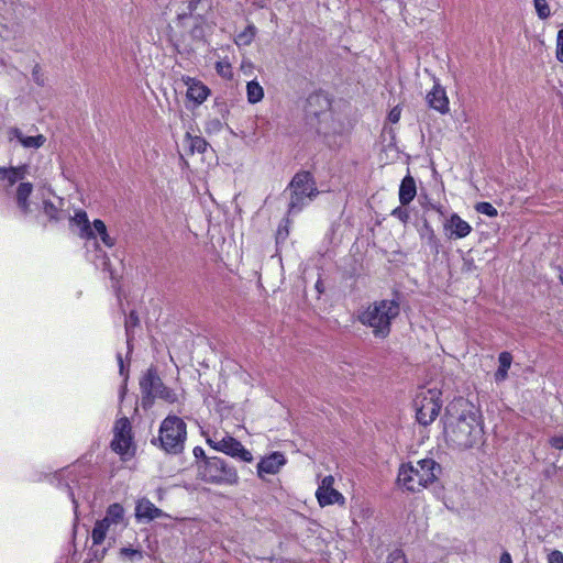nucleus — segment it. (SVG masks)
I'll list each match as a JSON object with an SVG mask.
<instances>
[{
	"mask_svg": "<svg viewBox=\"0 0 563 563\" xmlns=\"http://www.w3.org/2000/svg\"><path fill=\"white\" fill-rule=\"evenodd\" d=\"M441 473V466L432 459L402 464L398 472V484L408 492H420L433 484Z\"/></svg>",
	"mask_w": 563,
	"mask_h": 563,
	"instance_id": "f257e3e1",
	"label": "nucleus"
},
{
	"mask_svg": "<svg viewBox=\"0 0 563 563\" xmlns=\"http://www.w3.org/2000/svg\"><path fill=\"white\" fill-rule=\"evenodd\" d=\"M400 312L399 303L393 299L375 301L366 307L358 320L363 325L369 327L376 338H386L390 332V323Z\"/></svg>",
	"mask_w": 563,
	"mask_h": 563,
	"instance_id": "f03ea898",
	"label": "nucleus"
},
{
	"mask_svg": "<svg viewBox=\"0 0 563 563\" xmlns=\"http://www.w3.org/2000/svg\"><path fill=\"white\" fill-rule=\"evenodd\" d=\"M141 401L143 407L151 406L156 398L168 404H180L183 394H177L164 385L156 369L150 367L140 378Z\"/></svg>",
	"mask_w": 563,
	"mask_h": 563,
	"instance_id": "7ed1b4c3",
	"label": "nucleus"
},
{
	"mask_svg": "<svg viewBox=\"0 0 563 563\" xmlns=\"http://www.w3.org/2000/svg\"><path fill=\"white\" fill-rule=\"evenodd\" d=\"M442 391L437 386L421 387L415 397L413 407L417 422H433L441 410Z\"/></svg>",
	"mask_w": 563,
	"mask_h": 563,
	"instance_id": "20e7f679",
	"label": "nucleus"
},
{
	"mask_svg": "<svg viewBox=\"0 0 563 563\" xmlns=\"http://www.w3.org/2000/svg\"><path fill=\"white\" fill-rule=\"evenodd\" d=\"M444 434L448 442L462 449L484 443L483 424H444Z\"/></svg>",
	"mask_w": 563,
	"mask_h": 563,
	"instance_id": "39448f33",
	"label": "nucleus"
},
{
	"mask_svg": "<svg viewBox=\"0 0 563 563\" xmlns=\"http://www.w3.org/2000/svg\"><path fill=\"white\" fill-rule=\"evenodd\" d=\"M289 212H298L318 194L312 176L308 172L294 176L290 185Z\"/></svg>",
	"mask_w": 563,
	"mask_h": 563,
	"instance_id": "423d86ee",
	"label": "nucleus"
},
{
	"mask_svg": "<svg viewBox=\"0 0 563 563\" xmlns=\"http://www.w3.org/2000/svg\"><path fill=\"white\" fill-rule=\"evenodd\" d=\"M208 444L217 451L223 452L243 462H252L253 455L239 441L228 434L214 432L207 438Z\"/></svg>",
	"mask_w": 563,
	"mask_h": 563,
	"instance_id": "0eeeda50",
	"label": "nucleus"
},
{
	"mask_svg": "<svg viewBox=\"0 0 563 563\" xmlns=\"http://www.w3.org/2000/svg\"><path fill=\"white\" fill-rule=\"evenodd\" d=\"M202 476L210 483L234 484L238 482L236 472L228 467L225 462L217 456L208 457L205 461Z\"/></svg>",
	"mask_w": 563,
	"mask_h": 563,
	"instance_id": "6e6552de",
	"label": "nucleus"
},
{
	"mask_svg": "<svg viewBox=\"0 0 563 563\" xmlns=\"http://www.w3.org/2000/svg\"><path fill=\"white\" fill-rule=\"evenodd\" d=\"M185 440V424H161L158 441L166 453L179 454L184 449Z\"/></svg>",
	"mask_w": 563,
	"mask_h": 563,
	"instance_id": "1a4fd4ad",
	"label": "nucleus"
},
{
	"mask_svg": "<svg viewBox=\"0 0 563 563\" xmlns=\"http://www.w3.org/2000/svg\"><path fill=\"white\" fill-rule=\"evenodd\" d=\"M111 449L120 455L121 460L128 461L135 455L136 443L131 424H117L113 429Z\"/></svg>",
	"mask_w": 563,
	"mask_h": 563,
	"instance_id": "9d476101",
	"label": "nucleus"
},
{
	"mask_svg": "<svg viewBox=\"0 0 563 563\" xmlns=\"http://www.w3.org/2000/svg\"><path fill=\"white\" fill-rule=\"evenodd\" d=\"M445 417L450 422L475 421L479 418V410L468 399L459 397L446 406Z\"/></svg>",
	"mask_w": 563,
	"mask_h": 563,
	"instance_id": "9b49d317",
	"label": "nucleus"
},
{
	"mask_svg": "<svg viewBox=\"0 0 563 563\" xmlns=\"http://www.w3.org/2000/svg\"><path fill=\"white\" fill-rule=\"evenodd\" d=\"M334 477L328 475L321 479L316 490V498L321 507L331 505L343 506L345 504L344 496L334 487Z\"/></svg>",
	"mask_w": 563,
	"mask_h": 563,
	"instance_id": "f8f14e48",
	"label": "nucleus"
},
{
	"mask_svg": "<svg viewBox=\"0 0 563 563\" xmlns=\"http://www.w3.org/2000/svg\"><path fill=\"white\" fill-rule=\"evenodd\" d=\"M443 231L448 239L460 240L466 238L472 232V227L457 213H452L444 219Z\"/></svg>",
	"mask_w": 563,
	"mask_h": 563,
	"instance_id": "ddd939ff",
	"label": "nucleus"
},
{
	"mask_svg": "<svg viewBox=\"0 0 563 563\" xmlns=\"http://www.w3.org/2000/svg\"><path fill=\"white\" fill-rule=\"evenodd\" d=\"M286 464V457L280 452H274L263 457L257 464V474L264 477L266 474L274 475Z\"/></svg>",
	"mask_w": 563,
	"mask_h": 563,
	"instance_id": "4468645a",
	"label": "nucleus"
},
{
	"mask_svg": "<svg viewBox=\"0 0 563 563\" xmlns=\"http://www.w3.org/2000/svg\"><path fill=\"white\" fill-rule=\"evenodd\" d=\"M168 517L162 509L157 508L150 499L142 498L135 506V518L139 521H152L158 518Z\"/></svg>",
	"mask_w": 563,
	"mask_h": 563,
	"instance_id": "2eb2a0df",
	"label": "nucleus"
},
{
	"mask_svg": "<svg viewBox=\"0 0 563 563\" xmlns=\"http://www.w3.org/2000/svg\"><path fill=\"white\" fill-rule=\"evenodd\" d=\"M428 104L440 112L446 114L450 111V102L445 89L437 81L432 90L427 95Z\"/></svg>",
	"mask_w": 563,
	"mask_h": 563,
	"instance_id": "dca6fc26",
	"label": "nucleus"
},
{
	"mask_svg": "<svg viewBox=\"0 0 563 563\" xmlns=\"http://www.w3.org/2000/svg\"><path fill=\"white\" fill-rule=\"evenodd\" d=\"M7 134L10 142L16 140L24 148L36 150L42 147L46 142V137L43 134L26 136L19 128H10Z\"/></svg>",
	"mask_w": 563,
	"mask_h": 563,
	"instance_id": "f3484780",
	"label": "nucleus"
},
{
	"mask_svg": "<svg viewBox=\"0 0 563 563\" xmlns=\"http://www.w3.org/2000/svg\"><path fill=\"white\" fill-rule=\"evenodd\" d=\"M185 84L187 86V98L197 104H201L209 95V89L201 81L194 78H186Z\"/></svg>",
	"mask_w": 563,
	"mask_h": 563,
	"instance_id": "a211bd4d",
	"label": "nucleus"
},
{
	"mask_svg": "<svg viewBox=\"0 0 563 563\" xmlns=\"http://www.w3.org/2000/svg\"><path fill=\"white\" fill-rule=\"evenodd\" d=\"M70 223L78 228V235L81 239H95V232L91 228V224L88 216L85 211L79 210L77 211L74 217L70 218Z\"/></svg>",
	"mask_w": 563,
	"mask_h": 563,
	"instance_id": "6ab92c4d",
	"label": "nucleus"
},
{
	"mask_svg": "<svg viewBox=\"0 0 563 563\" xmlns=\"http://www.w3.org/2000/svg\"><path fill=\"white\" fill-rule=\"evenodd\" d=\"M29 170L27 165H20L15 167H1L0 180L7 181L9 186H13L16 181L24 179Z\"/></svg>",
	"mask_w": 563,
	"mask_h": 563,
	"instance_id": "aec40b11",
	"label": "nucleus"
},
{
	"mask_svg": "<svg viewBox=\"0 0 563 563\" xmlns=\"http://www.w3.org/2000/svg\"><path fill=\"white\" fill-rule=\"evenodd\" d=\"M417 194L416 181L412 176H406L399 187V201L401 205H408L413 200Z\"/></svg>",
	"mask_w": 563,
	"mask_h": 563,
	"instance_id": "412c9836",
	"label": "nucleus"
},
{
	"mask_svg": "<svg viewBox=\"0 0 563 563\" xmlns=\"http://www.w3.org/2000/svg\"><path fill=\"white\" fill-rule=\"evenodd\" d=\"M512 363V355L509 352H501L498 355V368L494 374L496 383L505 382L508 378V371Z\"/></svg>",
	"mask_w": 563,
	"mask_h": 563,
	"instance_id": "4be33fe9",
	"label": "nucleus"
},
{
	"mask_svg": "<svg viewBox=\"0 0 563 563\" xmlns=\"http://www.w3.org/2000/svg\"><path fill=\"white\" fill-rule=\"evenodd\" d=\"M32 191L33 186L31 183H21L16 188V202L24 212L30 210L29 197Z\"/></svg>",
	"mask_w": 563,
	"mask_h": 563,
	"instance_id": "5701e85b",
	"label": "nucleus"
},
{
	"mask_svg": "<svg viewBox=\"0 0 563 563\" xmlns=\"http://www.w3.org/2000/svg\"><path fill=\"white\" fill-rule=\"evenodd\" d=\"M184 147L191 154L195 152L203 153L208 147V143L200 136H192L189 133H186L184 139Z\"/></svg>",
	"mask_w": 563,
	"mask_h": 563,
	"instance_id": "b1692460",
	"label": "nucleus"
},
{
	"mask_svg": "<svg viewBox=\"0 0 563 563\" xmlns=\"http://www.w3.org/2000/svg\"><path fill=\"white\" fill-rule=\"evenodd\" d=\"M246 97L250 103H258L264 98L263 87L255 80L249 81L246 85Z\"/></svg>",
	"mask_w": 563,
	"mask_h": 563,
	"instance_id": "393cba45",
	"label": "nucleus"
},
{
	"mask_svg": "<svg viewBox=\"0 0 563 563\" xmlns=\"http://www.w3.org/2000/svg\"><path fill=\"white\" fill-rule=\"evenodd\" d=\"M124 509L120 504H112L107 509L103 520L109 525H118L123 520Z\"/></svg>",
	"mask_w": 563,
	"mask_h": 563,
	"instance_id": "a878e982",
	"label": "nucleus"
},
{
	"mask_svg": "<svg viewBox=\"0 0 563 563\" xmlns=\"http://www.w3.org/2000/svg\"><path fill=\"white\" fill-rule=\"evenodd\" d=\"M110 526L111 525L107 523L103 519L96 522L91 533L93 544L103 542Z\"/></svg>",
	"mask_w": 563,
	"mask_h": 563,
	"instance_id": "bb28decb",
	"label": "nucleus"
},
{
	"mask_svg": "<svg viewBox=\"0 0 563 563\" xmlns=\"http://www.w3.org/2000/svg\"><path fill=\"white\" fill-rule=\"evenodd\" d=\"M256 34L254 25H249L243 32L239 33L235 37V43L240 46H246L252 43Z\"/></svg>",
	"mask_w": 563,
	"mask_h": 563,
	"instance_id": "cd10ccee",
	"label": "nucleus"
},
{
	"mask_svg": "<svg viewBox=\"0 0 563 563\" xmlns=\"http://www.w3.org/2000/svg\"><path fill=\"white\" fill-rule=\"evenodd\" d=\"M352 514L355 518L366 519L373 515V510L368 505L361 503L352 507Z\"/></svg>",
	"mask_w": 563,
	"mask_h": 563,
	"instance_id": "c85d7f7f",
	"label": "nucleus"
},
{
	"mask_svg": "<svg viewBox=\"0 0 563 563\" xmlns=\"http://www.w3.org/2000/svg\"><path fill=\"white\" fill-rule=\"evenodd\" d=\"M475 210L492 218L498 214L497 209L489 202H478Z\"/></svg>",
	"mask_w": 563,
	"mask_h": 563,
	"instance_id": "c756f323",
	"label": "nucleus"
},
{
	"mask_svg": "<svg viewBox=\"0 0 563 563\" xmlns=\"http://www.w3.org/2000/svg\"><path fill=\"white\" fill-rule=\"evenodd\" d=\"M534 8L540 19H547L550 15V7L547 0H533Z\"/></svg>",
	"mask_w": 563,
	"mask_h": 563,
	"instance_id": "7c9ffc66",
	"label": "nucleus"
},
{
	"mask_svg": "<svg viewBox=\"0 0 563 563\" xmlns=\"http://www.w3.org/2000/svg\"><path fill=\"white\" fill-rule=\"evenodd\" d=\"M121 555L129 559L130 561H140L143 558V554L140 550L129 548L121 549Z\"/></svg>",
	"mask_w": 563,
	"mask_h": 563,
	"instance_id": "2f4dec72",
	"label": "nucleus"
},
{
	"mask_svg": "<svg viewBox=\"0 0 563 563\" xmlns=\"http://www.w3.org/2000/svg\"><path fill=\"white\" fill-rule=\"evenodd\" d=\"M216 68L218 74L224 78H230L232 76L231 65L228 62H218L216 64Z\"/></svg>",
	"mask_w": 563,
	"mask_h": 563,
	"instance_id": "473e14b6",
	"label": "nucleus"
},
{
	"mask_svg": "<svg viewBox=\"0 0 563 563\" xmlns=\"http://www.w3.org/2000/svg\"><path fill=\"white\" fill-rule=\"evenodd\" d=\"M387 563H407L401 551H394L387 558Z\"/></svg>",
	"mask_w": 563,
	"mask_h": 563,
	"instance_id": "72a5a7b5",
	"label": "nucleus"
},
{
	"mask_svg": "<svg viewBox=\"0 0 563 563\" xmlns=\"http://www.w3.org/2000/svg\"><path fill=\"white\" fill-rule=\"evenodd\" d=\"M391 216L400 220L402 223H406L409 219V212L406 209H402L400 207L395 208L391 211Z\"/></svg>",
	"mask_w": 563,
	"mask_h": 563,
	"instance_id": "f704fd0d",
	"label": "nucleus"
},
{
	"mask_svg": "<svg viewBox=\"0 0 563 563\" xmlns=\"http://www.w3.org/2000/svg\"><path fill=\"white\" fill-rule=\"evenodd\" d=\"M556 58L563 63V29L558 33L556 41Z\"/></svg>",
	"mask_w": 563,
	"mask_h": 563,
	"instance_id": "c9c22d12",
	"label": "nucleus"
},
{
	"mask_svg": "<svg viewBox=\"0 0 563 563\" xmlns=\"http://www.w3.org/2000/svg\"><path fill=\"white\" fill-rule=\"evenodd\" d=\"M401 117V108L399 106L394 107L388 113V121L397 123Z\"/></svg>",
	"mask_w": 563,
	"mask_h": 563,
	"instance_id": "e433bc0d",
	"label": "nucleus"
},
{
	"mask_svg": "<svg viewBox=\"0 0 563 563\" xmlns=\"http://www.w3.org/2000/svg\"><path fill=\"white\" fill-rule=\"evenodd\" d=\"M549 563H563V553L559 550H553L548 555Z\"/></svg>",
	"mask_w": 563,
	"mask_h": 563,
	"instance_id": "4c0bfd02",
	"label": "nucleus"
},
{
	"mask_svg": "<svg viewBox=\"0 0 563 563\" xmlns=\"http://www.w3.org/2000/svg\"><path fill=\"white\" fill-rule=\"evenodd\" d=\"M44 212L52 219L57 217V209L49 201H44Z\"/></svg>",
	"mask_w": 563,
	"mask_h": 563,
	"instance_id": "58836bf2",
	"label": "nucleus"
},
{
	"mask_svg": "<svg viewBox=\"0 0 563 563\" xmlns=\"http://www.w3.org/2000/svg\"><path fill=\"white\" fill-rule=\"evenodd\" d=\"M91 228L93 229L95 238L97 235L101 234V232H103L107 229L104 222L99 219H97L92 222Z\"/></svg>",
	"mask_w": 563,
	"mask_h": 563,
	"instance_id": "ea45409f",
	"label": "nucleus"
},
{
	"mask_svg": "<svg viewBox=\"0 0 563 563\" xmlns=\"http://www.w3.org/2000/svg\"><path fill=\"white\" fill-rule=\"evenodd\" d=\"M102 243L107 246V247H112L114 246L115 244V241L113 238H111L109 234H108V230L106 229L103 232H101V234H99Z\"/></svg>",
	"mask_w": 563,
	"mask_h": 563,
	"instance_id": "a19ab883",
	"label": "nucleus"
},
{
	"mask_svg": "<svg viewBox=\"0 0 563 563\" xmlns=\"http://www.w3.org/2000/svg\"><path fill=\"white\" fill-rule=\"evenodd\" d=\"M102 243L107 246V247H112L114 246L115 244V241L113 238H111L109 234H108V230L106 229L103 232H101V234H99Z\"/></svg>",
	"mask_w": 563,
	"mask_h": 563,
	"instance_id": "79ce46f5",
	"label": "nucleus"
},
{
	"mask_svg": "<svg viewBox=\"0 0 563 563\" xmlns=\"http://www.w3.org/2000/svg\"><path fill=\"white\" fill-rule=\"evenodd\" d=\"M137 322H139L137 317L133 312H131L129 318H128V320H126V322H125L126 330L129 331V329L132 325H136Z\"/></svg>",
	"mask_w": 563,
	"mask_h": 563,
	"instance_id": "37998d69",
	"label": "nucleus"
},
{
	"mask_svg": "<svg viewBox=\"0 0 563 563\" xmlns=\"http://www.w3.org/2000/svg\"><path fill=\"white\" fill-rule=\"evenodd\" d=\"M551 444L553 448L558 449V450H562L563 449V437H555L551 440Z\"/></svg>",
	"mask_w": 563,
	"mask_h": 563,
	"instance_id": "c03bdc74",
	"label": "nucleus"
},
{
	"mask_svg": "<svg viewBox=\"0 0 563 563\" xmlns=\"http://www.w3.org/2000/svg\"><path fill=\"white\" fill-rule=\"evenodd\" d=\"M499 563H512L511 555L508 552H504L500 556Z\"/></svg>",
	"mask_w": 563,
	"mask_h": 563,
	"instance_id": "a18cd8bd",
	"label": "nucleus"
},
{
	"mask_svg": "<svg viewBox=\"0 0 563 563\" xmlns=\"http://www.w3.org/2000/svg\"><path fill=\"white\" fill-rule=\"evenodd\" d=\"M163 422L172 423V422H181V421L175 416H168L164 419Z\"/></svg>",
	"mask_w": 563,
	"mask_h": 563,
	"instance_id": "49530a36",
	"label": "nucleus"
},
{
	"mask_svg": "<svg viewBox=\"0 0 563 563\" xmlns=\"http://www.w3.org/2000/svg\"><path fill=\"white\" fill-rule=\"evenodd\" d=\"M194 454H195V456H196V457H200V456H203V455H205V451H203L201 448L196 446V448L194 449Z\"/></svg>",
	"mask_w": 563,
	"mask_h": 563,
	"instance_id": "de8ad7c7",
	"label": "nucleus"
},
{
	"mask_svg": "<svg viewBox=\"0 0 563 563\" xmlns=\"http://www.w3.org/2000/svg\"><path fill=\"white\" fill-rule=\"evenodd\" d=\"M118 361H119V365H120V372L122 373V371H123V361H122V357L120 355L118 356Z\"/></svg>",
	"mask_w": 563,
	"mask_h": 563,
	"instance_id": "09e8293b",
	"label": "nucleus"
},
{
	"mask_svg": "<svg viewBox=\"0 0 563 563\" xmlns=\"http://www.w3.org/2000/svg\"><path fill=\"white\" fill-rule=\"evenodd\" d=\"M560 282L562 283L563 285V272L560 274Z\"/></svg>",
	"mask_w": 563,
	"mask_h": 563,
	"instance_id": "8fccbe9b",
	"label": "nucleus"
},
{
	"mask_svg": "<svg viewBox=\"0 0 563 563\" xmlns=\"http://www.w3.org/2000/svg\"><path fill=\"white\" fill-rule=\"evenodd\" d=\"M120 422H129L126 418L121 419Z\"/></svg>",
	"mask_w": 563,
	"mask_h": 563,
	"instance_id": "3c124183",
	"label": "nucleus"
}]
</instances>
